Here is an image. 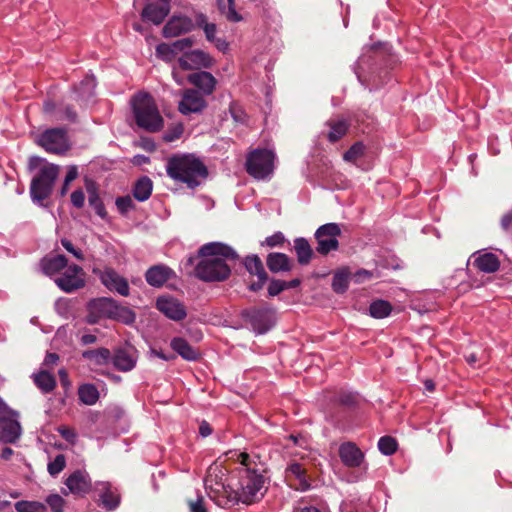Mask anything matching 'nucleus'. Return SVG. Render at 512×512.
Listing matches in <instances>:
<instances>
[{"instance_id": "7c9ffc66", "label": "nucleus", "mask_w": 512, "mask_h": 512, "mask_svg": "<svg viewBox=\"0 0 512 512\" xmlns=\"http://www.w3.org/2000/svg\"><path fill=\"white\" fill-rule=\"evenodd\" d=\"M67 267V259L64 255H56L51 258H44L41 261V268L48 276L55 275Z\"/></svg>"}, {"instance_id": "0eeeda50", "label": "nucleus", "mask_w": 512, "mask_h": 512, "mask_svg": "<svg viewBox=\"0 0 512 512\" xmlns=\"http://www.w3.org/2000/svg\"><path fill=\"white\" fill-rule=\"evenodd\" d=\"M242 318L257 334L267 333L276 323L275 310L270 307L246 309L242 312Z\"/></svg>"}, {"instance_id": "2eb2a0df", "label": "nucleus", "mask_w": 512, "mask_h": 512, "mask_svg": "<svg viewBox=\"0 0 512 512\" xmlns=\"http://www.w3.org/2000/svg\"><path fill=\"white\" fill-rule=\"evenodd\" d=\"M19 414L13 410L12 414H6L0 418V441L3 443H15L21 436L22 428L17 420Z\"/></svg>"}, {"instance_id": "774afa93", "label": "nucleus", "mask_w": 512, "mask_h": 512, "mask_svg": "<svg viewBox=\"0 0 512 512\" xmlns=\"http://www.w3.org/2000/svg\"><path fill=\"white\" fill-rule=\"evenodd\" d=\"M465 359L471 366L474 367L476 363L482 359V355L479 356L476 352H471L465 355Z\"/></svg>"}, {"instance_id": "f257e3e1", "label": "nucleus", "mask_w": 512, "mask_h": 512, "mask_svg": "<svg viewBox=\"0 0 512 512\" xmlns=\"http://www.w3.org/2000/svg\"><path fill=\"white\" fill-rule=\"evenodd\" d=\"M228 455L232 463H214L207 470L204 486L209 498L220 507L261 500L267 491L265 462L255 453L230 451Z\"/></svg>"}, {"instance_id": "9b49d317", "label": "nucleus", "mask_w": 512, "mask_h": 512, "mask_svg": "<svg viewBox=\"0 0 512 512\" xmlns=\"http://www.w3.org/2000/svg\"><path fill=\"white\" fill-rule=\"evenodd\" d=\"M338 454L345 467L363 468L364 472L367 470L368 465L365 462V455L354 442L347 441L340 444Z\"/></svg>"}, {"instance_id": "72a5a7b5", "label": "nucleus", "mask_w": 512, "mask_h": 512, "mask_svg": "<svg viewBox=\"0 0 512 512\" xmlns=\"http://www.w3.org/2000/svg\"><path fill=\"white\" fill-rule=\"evenodd\" d=\"M294 249L297 255L298 262L301 265L308 264L313 256V250L307 241L303 237L296 238L294 240Z\"/></svg>"}, {"instance_id": "1a4fd4ad", "label": "nucleus", "mask_w": 512, "mask_h": 512, "mask_svg": "<svg viewBox=\"0 0 512 512\" xmlns=\"http://www.w3.org/2000/svg\"><path fill=\"white\" fill-rule=\"evenodd\" d=\"M37 143L47 152L55 154L63 153L69 147L66 130L63 128H52L44 131L38 137Z\"/></svg>"}, {"instance_id": "4c0bfd02", "label": "nucleus", "mask_w": 512, "mask_h": 512, "mask_svg": "<svg viewBox=\"0 0 512 512\" xmlns=\"http://www.w3.org/2000/svg\"><path fill=\"white\" fill-rule=\"evenodd\" d=\"M220 13L230 22H240L243 18L235 9L234 0H217Z\"/></svg>"}, {"instance_id": "6e6d98bb", "label": "nucleus", "mask_w": 512, "mask_h": 512, "mask_svg": "<svg viewBox=\"0 0 512 512\" xmlns=\"http://www.w3.org/2000/svg\"><path fill=\"white\" fill-rule=\"evenodd\" d=\"M285 241V237L282 232H276L271 236H268L262 245H266L268 247H277L281 246Z\"/></svg>"}, {"instance_id": "052dcab7", "label": "nucleus", "mask_w": 512, "mask_h": 512, "mask_svg": "<svg viewBox=\"0 0 512 512\" xmlns=\"http://www.w3.org/2000/svg\"><path fill=\"white\" fill-rule=\"evenodd\" d=\"M58 432L67 442L74 443L76 441L77 434L73 429L61 426L58 428Z\"/></svg>"}, {"instance_id": "6ab92c4d", "label": "nucleus", "mask_w": 512, "mask_h": 512, "mask_svg": "<svg viewBox=\"0 0 512 512\" xmlns=\"http://www.w3.org/2000/svg\"><path fill=\"white\" fill-rule=\"evenodd\" d=\"M170 2L171 0H158L147 3L141 13L142 19L155 25L161 24L170 12Z\"/></svg>"}, {"instance_id": "6e6552de", "label": "nucleus", "mask_w": 512, "mask_h": 512, "mask_svg": "<svg viewBox=\"0 0 512 512\" xmlns=\"http://www.w3.org/2000/svg\"><path fill=\"white\" fill-rule=\"evenodd\" d=\"M341 235V227L337 223H326L315 231L316 252L326 256L339 248L338 237Z\"/></svg>"}, {"instance_id": "f8f14e48", "label": "nucleus", "mask_w": 512, "mask_h": 512, "mask_svg": "<svg viewBox=\"0 0 512 512\" xmlns=\"http://www.w3.org/2000/svg\"><path fill=\"white\" fill-rule=\"evenodd\" d=\"M207 107V102L200 91L186 89L182 93L178 109L183 115L199 114Z\"/></svg>"}, {"instance_id": "69168bd1", "label": "nucleus", "mask_w": 512, "mask_h": 512, "mask_svg": "<svg viewBox=\"0 0 512 512\" xmlns=\"http://www.w3.org/2000/svg\"><path fill=\"white\" fill-rule=\"evenodd\" d=\"M257 277H258V280L249 285V289L254 292L262 289L265 282L267 281V274L266 275H258Z\"/></svg>"}, {"instance_id": "f704fd0d", "label": "nucleus", "mask_w": 512, "mask_h": 512, "mask_svg": "<svg viewBox=\"0 0 512 512\" xmlns=\"http://www.w3.org/2000/svg\"><path fill=\"white\" fill-rule=\"evenodd\" d=\"M88 193V202L89 205L95 210V213L102 219H104L107 215L105 206L99 196L97 187L94 183H89L86 186Z\"/></svg>"}, {"instance_id": "5701e85b", "label": "nucleus", "mask_w": 512, "mask_h": 512, "mask_svg": "<svg viewBox=\"0 0 512 512\" xmlns=\"http://www.w3.org/2000/svg\"><path fill=\"white\" fill-rule=\"evenodd\" d=\"M114 367L122 372H129L136 366L137 363V351L133 348H122L115 351L114 355H111V360Z\"/></svg>"}, {"instance_id": "680f3d73", "label": "nucleus", "mask_w": 512, "mask_h": 512, "mask_svg": "<svg viewBox=\"0 0 512 512\" xmlns=\"http://www.w3.org/2000/svg\"><path fill=\"white\" fill-rule=\"evenodd\" d=\"M172 44L174 46L176 53H179V52H182V51L190 48L193 45V41L190 37H186V38L176 40Z\"/></svg>"}, {"instance_id": "e2e57ef3", "label": "nucleus", "mask_w": 512, "mask_h": 512, "mask_svg": "<svg viewBox=\"0 0 512 512\" xmlns=\"http://www.w3.org/2000/svg\"><path fill=\"white\" fill-rule=\"evenodd\" d=\"M183 133V128L181 126L175 127L173 130L168 131L164 134L163 139L166 142H173L174 140L180 138Z\"/></svg>"}, {"instance_id": "4d7b16f0", "label": "nucleus", "mask_w": 512, "mask_h": 512, "mask_svg": "<svg viewBox=\"0 0 512 512\" xmlns=\"http://www.w3.org/2000/svg\"><path fill=\"white\" fill-rule=\"evenodd\" d=\"M70 199H71L72 205L75 206L76 208L80 209L84 206L85 194L81 189H77L72 192Z\"/></svg>"}, {"instance_id": "4468645a", "label": "nucleus", "mask_w": 512, "mask_h": 512, "mask_svg": "<svg viewBox=\"0 0 512 512\" xmlns=\"http://www.w3.org/2000/svg\"><path fill=\"white\" fill-rule=\"evenodd\" d=\"M156 308L173 321H181L187 316L184 304L172 296L158 297Z\"/></svg>"}, {"instance_id": "b1692460", "label": "nucleus", "mask_w": 512, "mask_h": 512, "mask_svg": "<svg viewBox=\"0 0 512 512\" xmlns=\"http://www.w3.org/2000/svg\"><path fill=\"white\" fill-rule=\"evenodd\" d=\"M175 276L174 271L163 264L150 267L145 273L146 282L152 287H162L168 280Z\"/></svg>"}, {"instance_id": "13d9d810", "label": "nucleus", "mask_w": 512, "mask_h": 512, "mask_svg": "<svg viewBox=\"0 0 512 512\" xmlns=\"http://www.w3.org/2000/svg\"><path fill=\"white\" fill-rule=\"evenodd\" d=\"M61 244L65 248V250L71 253L76 259H84L82 251L80 249L75 248L71 241L67 239H62Z\"/></svg>"}, {"instance_id": "79ce46f5", "label": "nucleus", "mask_w": 512, "mask_h": 512, "mask_svg": "<svg viewBox=\"0 0 512 512\" xmlns=\"http://www.w3.org/2000/svg\"><path fill=\"white\" fill-rule=\"evenodd\" d=\"M244 266L250 274L266 275L263 263L257 255L247 256L244 260Z\"/></svg>"}, {"instance_id": "3c124183", "label": "nucleus", "mask_w": 512, "mask_h": 512, "mask_svg": "<svg viewBox=\"0 0 512 512\" xmlns=\"http://www.w3.org/2000/svg\"><path fill=\"white\" fill-rule=\"evenodd\" d=\"M115 204H116L118 211L122 215L127 214L130 210H132L134 208L133 200L129 195L118 197L116 199Z\"/></svg>"}, {"instance_id": "4be33fe9", "label": "nucleus", "mask_w": 512, "mask_h": 512, "mask_svg": "<svg viewBox=\"0 0 512 512\" xmlns=\"http://www.w3.org/2000/svg\"><path fill=\"white\" fill-rule=\"evenodd\" d=\"M195 27L193 20L187 16H173L163 27V36L177 37L192 31Z\"/></svg>"}, {"instance_id": "473e14b6", "label": "nucleus", "mask_w": 512, "mask_h": 512, "mask_svg": "<svg viewBox=\"0 0 512 512\" xmlns=\"http://www.w3.org/2000/svg\"><path fill=\"white\" fill-rule=\"evenodd\" d=\"M327 126L329 128L327 138L330 142L334 143L341 139L347 133L349 123L347 120L343 118L331 119L327 122Z\"/></svg>"}, {"instance_id": "a878e982", "label": "nucleus", "mask_w": 512, "mask_h": 512, "mask_svg": "<svg viewBox=\"0 0 512 512\" xmlns=\"http://www.w3.org/2000/svg\"><path fill=\"white\" fill-rule=\"evenodd\" d=\"M170 346L186 361H196L200 357L199 351L192 347L188 341L182 337H174L170 342Z\"/></svg>"}, {"instance_id": "c85d7f7f", "label": "nucleus", "mask_w": 512, "mask_h": 512, "mask_svg": "<svg viewBox=\"0 0 512 512\" xmlns=\"http://www.w3.org/2000/svg\"><path fill=\"white\" fill-rule=\"evenodd\" d=\"M82 357L89 361L90 364L95 366H104L111 360V352L108 348H98L85 350L82 352Z\"/></svg>"}, {"instance_id": "09e8293b", "label": "nucleus", "mask_w": 512, "mask_h": 512, "mask_svg": "<svg viewBox=\"0 0 512 512\" xmlns=\"http://www.w3.org/2000/svg\"><path fill=\"white\" fill-rule=\"evenodd\" d=\"M45 501L52 512H63L65 500L59 494H50Z\"/></svg>"}, {"instance_id": "20e7f679", "label": "nucleus", "mask_w": 512, "mask_h": 512, "mask_svg": "<svg viewBox=\"0 0 512 512\" xmlns=\"http://www.w3.org/2000/svg\"><path fill=\"white\" fill-rule=\"evenodd\" d=\"M130 103L138 127L150 133L158 132L163 128L164 119L150 94L139 92L132 97Z\"/></svg>"}, {"instance_id": "9d476101", "label": "nucleus", "mask_w": 512, "mask_h": 512, "mask_svg": "<svg viewBox=\"0 0 512 512\" xmlns=\"http://www.w3.org/2000/svg\"><path fill=\"white\" fill-rule=\"evenodd\" d=\"M54 282L62 291L72 293L85 286L83 269L75 264L70 265Z\"/></svg>"}, {"instance_id": "de8ad7c7", "label": "nucleus", "mask_w": 512, "mask_h": 512, "mask_svg": "<svg viewBox=\"0 0 512 512\" xmlns=\"http://www.w3.org/2000/svg\"><path fill=\"white\" fill-rule=\"evenodd\" d=\"M156 54L165 61H171L177 53L173 44L161 43L156 47Z\"/></svg>"}, {"instance_id": "37998d69", "label": "nucleus", "mask_w": 512, "mask_h": 512, "mask_svg": "<svg viewBox=\"0 0 512 512\" xmlns=\"http://www.w3.org/2000/svg\"><path fill=\"white\" fill-rule=\"evenodd\" d=\"M17 512H45L46 505L38 501L21 500L15 503Z\"/></svg>"}, {"instance_id": "0e129e2a", "label": "nucleus", "mask_w": 512, "mask_h": 512, "mask_svg": "<svg viewBox=\"0 0 512 512\" xmlns=\"http://www.w3.org/2000/svg\"><path fill=\"white\" fill-rule=\"evenodd\" d=\"M216 25L213 23H206L204 26V32L208 41L213 42L216 39Z\"/></svg>"}, {"instance_id": "dca6fc26", "label": "nucleus", "mask_w": 512, "mask_h": 512, "mask_svg": "<svg viewBox=\"0 0 512 512\" xmlns=\"http://www.w3.org/2000/svg\"><path fill=\"white\" fill-rule=\"evenodd\" d=\"M101 283L110 291L127 297L130 293L128 281L112 268H105L99 272Z\"/></svg>"}, {"instance_id": "cd10ccee", "label": "nucleus", "mask_w": 512, "mask_h": 512, "mask_svg": "<svg viewBox=\"0 0 512 512\" xmlns=\"http://www.w3.org/2000/svg\"><path fill=\"white\" fill-rule=\"evenodd\" d=\"M266 262L269 270L273 273L287 272L292 267L290 258L284 253H270Z\"/></svg>"}, {"instance_id": "412c9836", "label": "nucleus", "mask_w": 512, "mask_h": 512, "mask_svg": "<svg viewBox=\"0 0 512 512\" xmlns=\"http://www.w3.org/2000/svg\"><path fill=\"white\" fill-rule=\"evenodd\" d=\"M98 493L100 504L107 510H115L120 504V495L109 482H97L94 486Z\"/></svg>"}, {"instance_id": "e433bc0d", "label": "nucleus", "mask_w": 512, "mask_h": 512, "mask_svg": "<svg viewBox=\"0 0 512 512\" xmlns=\"http://www.w3.org/2000/svg\"><path fill=\"white\" fill-rule=\"evenodd\" d=\"M367 147L362 141L355 142L343 155L346 162L358 166V161L365 157Z\"/></svg>"}, {"instance_id": "7ed1b4c3", "label": "nucleus", "mask_w": 512, "mask_h": 512, "mask_svg": "<svg viewBox=\"0 0 512 512\" xmlns=\"http://www.w3.org/2000/svg\"><path fill=\"white\" fill-rule=\"evenodd\" d=\"M167 175L189 189L202 185L208 177L205 164L193 154L174 155L167 160Z\"/></svg>"}, {"instance_id": "864d4df0", "label": "nucleus", "mask_w": 512, "mask_h": 512, "mask_svg": "<svg viewBox=\"0 0 512 512\" xmlns=\"http://www.w3.org/2000/svg\"><path fill=\"white\" fill-rule=\"evenodd\" d=\"M285 281L273 279L270 281L268 286V295L271 297L279 295L285 290Z\"/></svg>"}, {"instance_id": "2f4dec72", "label": "nucleus", "mask_w": 512, "mask_h": 512, "mask_svg": "<svg viewBox=\"0 0 512 512\" xmlns=\"http://www.w3.org/2000/svg\"><path fill=\"white\" fill-rule=\"evenodd\" d=\"M152 190V180L147 176H143L139 178L133 186V197L139 202H144L149 199L152 194Z\"/></svg>"}, {"instance_id": "8fccbe9b", "label": "nucleus", "mask_w": 512, "mask_h": 512, "mask_svg": "<svg viewBox=\"0 0 512 512\" xmlns=\"http://www.w3.org/2000/svg\"><path fill=\"white\" fill-rule=\"evenodd\" d=\"M229 112L236 123L244 124L246 122L247 114L237 102L230 103Z\"/></svg>"}, {"instance_id": "c03bdc74", "label": "nucleus", "mask_w": 512, "mask_h": 512, "mask_svg": "<svg viewBox=\"0 0 512 512\" xmlns=\"http://www.w3.org/2000/svg\"><path fill=\"white\" fill-rule=\"evenodd\" d=\"M378 449L384 455H392L397 450V442L390 436H383L378 441Z\"/></svg>"}, {"instance_id": "58836bf2", "label": "nucleus", "mask_w": 512, "mask_h": 512, "mask_svg": "<svg viewBox=\"0 0 512 512\" xmlns=\"http://www.w3.org/2000/svg\"><path fill=\"white\" fill-rule=\"evenodd\" d=\"M78 396L85 405H94L99 399V391L93 384H83L78 389Z\"/></svg>"}, {"instance_id": "338daca9", "label": "nucleus", "mask_w": 512, "mask_h": 512, "mask_svg": "<svg viewBox=\"0 0 512 512\" xmlns=\"http://www.w3.org/2000/svg\"><path fill=\"white\" fill-rule=\"evenodd\" d=\"M501 226L505 231L512 230V210L502 217Z\"/></svg>"}, {"instance_id": "423d86ee", "label": "nucleus", "mask_w": 512, "mask_h": 512, "mask_svg": "<svg viewBox=\"0 0 512 512\" xmlns=\"http://www.w3.org/2000/svg\"><path fill=\"white\" fill-rule=\"evenodd\" d=\"M58 174L59 166L55 164L45 163L39 168L30 185V195L34 203L42 205L51 195Z\"/></svg>"}, {"instance_id": "f3484780", "label": "nucleus", "mask_w": 512, "mask_h": 512, "mask_svg": "<svg viewBox=\"0 0 512 512\" xmlns=\"http://www.w3.org/2000/svg\"><path fill=\"white\" fill-rule=\"evenodd\" d=\"M177 63L182 70L209 68L212 66V58L208 53L196 49L185 52L178 58Z\"/></svg>"}, {"instance_id": "ea45409f", "label": "nucleus", "mask_w": 512, "mask_h": 512, "mask_svg": "<svg viewBox=\"0 0 512 512\" xmlns=\"http://www.w3.org/2000/svg\"><path fill=\"white\" fill-rule=\"evenodd\" d=\"M392 311L391 304L386 300H375L369 306V314L376 319L388 317Z\"/></svg>"}, {"instance_id": "ddd939ff", "label": "nucleus", "mask_w": 512, "mask_h": 512, "mask_svg": "<svg viewBox=\"0 0 512 512\" xmlns=\"http://www.w3.org/2000/svg\"><path fill=\"white\" fill-rule=\"evenodd\" d=\"M117 301L108 297L93 299L88 304L86 321L89 324L98 323L101 318H110Z\"/></svg>"}, {"instance_id": "aec40b11", "label": "nucleus", "mask_w": 512, "mask_h": 512, "mask_svg": "<svg viewBox=\"0 0 512 512\" xmlns=\"http://www.w3.org/2000/svg\"><path fill=\"white\" fill-rule=\"evenodd\" d=\"M68 491L75 495H84L92 487L89 474L85 470H76L65 480Z\"/></svg>"}, {"instance_id": "bb28decb", "label": "nucleus", "mask_w": 512, "mask_h": 512, "mask_svg": "<svg viewBox=\"0 0 512 512\" xmlns=\"http://www.w3.org/2000/svg\"><path fill=\"white\" fill-rule=\"evenodd\" d=\"M473 264L484 273H493L499 269L500 263L493 253L473 254Z\"/></svg>"}, {"instance_id": "393cba45", "label": "nucleus", "mask_w": 512, "mask_h": 512, "mask_svg": "<svg viewBox=\"0 0 512 512\" xmlns=\"http://www.w3.org/2000/svg\"><path fill=\"white\" fill-rule=\"evenodd\" d=\"M188 81L193 86L198 88L203 96L211 95L214 92L217 85L216 78L210 72L207 71H198L191 73L188 76Z\"/></svg>"}, {"instance_id": "49530a36", "label": "nucleus", "mask_w": 512, "mask_h": 512, "mask_svg": "<svg viewBox=\"0 0 512 512\" xmlns=\"http://www.w3.org/2000/svg\"><path fill=\"white\" fill-rule=\"evenodd\" d=\"M66 466V459L63 454H58L48 463L47 470L51 476H57Z\"/></svg>"}, {"instance_id": "5fc2aeb1", "label": "nucleus", "mask_w": 512, "mask_h": 512, "mask_svg": "<svg viewBox=\"0 0 512 512\" xmlns=\"http://www.w3.org/2000/svg\"><path fill=\"white\" fill-rule=\"evenodd\" d=\"M337 401L345 406H352L357 402V395L352 392H340L337 396Z\"/></svg>"}, {"instance_id": "a18cd8bd", "label": "nucleus", "mask_w": 512, "mask_h": 512, "mask_svg": "<svg viewBox=\"0 0 512 512\" xmlns=\"http://www.w3.org/2000/svg\"><path fill=\"white\" fill-rule=\"evenodd\" d=\"M332 288L338 293L342 294L348 289V275L345 272H337L333 276Z\"/></svg>"}, {"instance_id": "f03ea898", "label": "nucleus", "mask_w": 512, "mask_h": 512, "mask_svg": "<svg viewBox=\"0 0 512 512\" xmlns=\"http://www.w3.org/2000/svg\"><path fill=\"white\" fill-rule=\"evenodd\" d=\"M203 259L196 265V276L206 282H219L227 279L231 269L226 260L238 258L236 251L223 243L210 242L204 244L198 251Z\"/></svg>"}, {"instance_id": "39448f33", "label": "nucleus", "mask_w": 512, "mask_h": 512, "mask_svg": "<svg viewBox=\"0 0 512 512\" xmlns=\"http://www.w3.org/2000/svg\"><path fill=\"white\" fill-rule=\"evenodd\" d=\"M276 154L269 148H256L246 157V171L257 180H268L275 169Z\"/></svg>"}, {"instance_id": "a19ab883", "label": "nucleus", "mask_w": 512, "mask_h": 512, "mask_svg": "<svg viewBox=\"0 0 512 512\" xmlns=\"http://www.w3.org/2000/svg\"><path fill=\"white\" fill-rule=\"evenodd\" d=\"M109 319L117 320L124 324H132L136 319V315L130 308L121 306L116 302Z\"/></svg>"}, {"instance_id": "bf43d9fd", "label": "nucleus", "mask_w": 512, "mask_h": 512, "mask_svg": "<svg viewBox=\"0 0 512 512\" xmlns=\"http://www.w3.org/2000/svg\"><path fill=\"white\" fill-rule=\"evenodd\" d=\"M203 496L197 495L195 500L188 502L190 512H207L203 503Z\"/></svg>"}, {"instance_id": "603ef678", "label": "nucleus", "mask_w": 512, "mask_h": 512, "mask_svg": "<svg viewBox=\"0 0 512 512\" xmlns=\"http://www.w3.org/2000/svg\"><path fill=\"white\" fill-rule=\"evenodd\" d=\"M78 176V170H77V167L76 166H70L68 168V171L66 173V176H65V179H64V184H63V187L61 189V195H65L67 190H68V186L69 184L74 181Z\"/></svg>"}, {"instance_id": "c756f323", "label": "nucleus", "mask_w": 512, "mask_h": 512, "mask_svg": "<svg viewBox=\"0 0 512 512\" xmlns=\"http://www.w3.org/2000/svg\"><path fill=\"white\" fill-rule=\"evenodd\" d=\"M34 384L44 394L52 392L56 387V378L46 370H41L32 375Z\"/></svg>"}, {"instance_id": "c9c22d12", "label": "nucleus", "mask_w": 512, "mask_h": 512, "mask_svg": "<svg viewBox=\"0 0 512 512\" xmlns=\"http://www.w3.org/2000/svg\"><path fill=\"white\" fill-rule=\"evenodd\" d=\"M96 87V79L93 75H86L84 79L74 88L80 99L87 100L93 96Z\"/></svg>"}, {"instance_id": "a211bd4d", "label": "nucleus", "mask_w": 512, "mask_h": 512, "mask_svg": "<svg viewBox=\"0 0 512 512\" xmlns=\"http://www.w3.org/2000/svg\"><path fill=\"white\" fill-rule=\"evenodd\" d=\"M285 477L294 489L305 492L311 488L305 468L298 462H291L285 469Z\"/></svg>"}]
</instances>
